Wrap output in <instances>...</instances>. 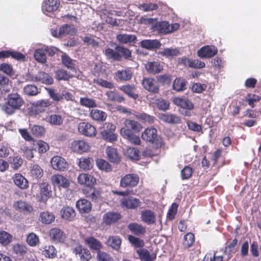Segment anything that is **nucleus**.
Wrapping results in <instances>:
<instances>
[{"mask_svg":"<svg viewBox=\"0 0 261 261\" xmlns=\"http://www.w3.org/2000/svg\"><path fill=\"white\" fill-rule=\"evenodd\" d=\"M141 83L143 88L150 93L155 94L160 91L159 85L152 77H144Z\"/></svg>","mask_w":261,"mask_h":261,"instance_id":"10","label":"nucleus"},{"mask_svg":"<svg viewBox=\"0 0 261 261\" xmlns=\"http://www.w3.org/2000/svg\"><path fill=\"white\" fill-rule=\"evenodd\" d=\"M159 118L163 122L169 124H178L181 122L180 117L173 114L161 113L159 114Z\"/></svg>","mask_w":261,"mask_h":261,"instance_id":"25","label":"nucleus"},{"mask_svg":"<svg viewBox=\"0 0 261 261\" xmlns=\"http://www.w3.org/2000/svg\"><path fill=\"white\" fill-rule=\"evenodd\" d=\"M121 244V240L118 236H110L107 240V244L116 250L120 249Z\"/></svg>","mask_w":261,"mask_h":261,"instance_id":"51","label":"nucleus"},{"mask_svg":"<svg viewBox=\"0 0 261 261\" xmlns=\"http://www.w3.org/2000/svg\"><path fill=\"white\" fill-rule=\"evenodd\" d=\"M123 124L124 126L120 130V134L122 137L133 133H139L143 128L139 122L132 119H125Z\"/></svg>","mask_w":261,"mask_h":261,"instance_id":"3","label":"nucleus"},{"mask_svg":"<svg viewBox=\"0 0 261 261\" xmlns=\"http://www.w3.org/2000/svg\"><path fill=\"white\" fill-rule=\"evenodd\" d=\"M61 217L67 221L73 220L76 216L74 210L70 206H64L60 211Z\"/></svg>","mask_w":261,"mask_h":261,"instance_id":"31","label":"nucleus"},{"mask_svg":"<svg viewBox=\"0 0 261 261\" xmlns=\"http://www.w3.org/2000/svg\"><path fill=\"white\" fill-rule=\"evenodd\" d=\"M43 170L39 165H31L28 174L32 180L38 181L43 176Z\"/></svg>","mask_w":261,"mask_h":261,"instance_id":"20","label":"nucleus"},{"mask_svg":"<svg viewBox=\"0 0 261 261\" xmlns=\"http://www.w3.org/2000/svg\"><path fill=\"white\" fill-rule=\"evenodd\" d=\"M122 218L121 214L117 211H109L102 216V223L110 226L118 223Z\"/></svg>","mask_w":261,"mask_h":261,"instance_id":"9","label":"nucleus"},{"mask_svg":"<svg viewBox=\"0 0 261 261\" xmlns=\"http://www.w3.org/2000/svg\"><path fill=\"white\" fill-rule=\"evenodd\" d=\"M60 5L59 0H44L42 9L43 11L47 12H54L56 11Z\"/></svg>","mask_w":261,"mask_h":261,"instance_id":"24","label":"nucleus"},{"mask_svg":"<svg viewBox=\"0 0 261 261\" xmlns=\"http://www.w3.org/2000/svg\"><path fill=\"white\" fill-rule=\"evenodd\" d=\"M83 193L87 198L90 199L92 202H98L102 200L101 192L93 187L85 188L83 189Z\"/></svg>","mask_w":261,"mask_h":261,"instance_id":"12","label":"nucleus"},{"mask_svg":"<svg viewBox=\"0 0 261 261\" xmlns=\"http://www.w3.org/2000/svg\"><path fill=\"white\" fill-rule=\"evenodd\" d=\"M93 160L90 158H81L79 159V166L83 170H89L92 167Z\"/></svg>","mask_w":261,"mask_h":261,"instance_id":"55","label":"nucleus"},{"mask_svg":"<svg viewBox=\"0 0 261 261\" xmlns=\"http://www.w3.org/2000/svg\"><path fill=\"white\" fill-rule=\"evenodd\" d=\"M51 104V102L48 99H41L35 101L28 109L29 114L33 116L43 113Z\"/></svg>","mask_w":261,"mask_h":261,"instance_id":"4","label":"nucleus"},{"mask_svg":"<svg viewBox=\"0 0 261 261\" xmlns=\"http://www.w3.org/2000/svg\"><path fill=\"white\" fill-rule=\"evenodd\" d=\"M145 68L148 73L152 74H158L163 69L162 65L156 61L148 62L145 65Z\"/></svg>","mask_w":261,"mask_h":261,"instance_id":"28","label":"nucleus"},{"mask_svg":"<svg viewBox=\"0 0 261 261\" xmlns=\"http://www.w3.org/2000/svg\"><path fill=\"white\" fill-rule=\"evenodd\" d=\"M0 70L10 76L15 74V71L12 66L8 63H2L0 65Z\"/></svg>","mask_w":261,"mask_h":261,"instance_id":"62","label":"nucleus"},{"mask_svg":"<svg viewBox=\"0 0 261 261\" xmlns=\"http://www.w3.org/2000/svg\"><path fill=\"white\" fill-rule=\"evenodd\" d=\"M12 236L8 232L5 231H0V243L6 246L11 242Z\"/></svg>","mask_w":261,"mask_h":261,"instance_id":"59","label":"nucleus"},{"mask_svg":"<svg viewBox=\"0 0 261 261\" xmlns=\"http://www.w3.org/2000/svg\"><path fill=\"white\" fill-rule=\"evenodd\" d=\"M115 76L121 81H129L133 77V72L129 68L124 70H118L115 73Z\"/></svg>","mask_w":261,"mask_h":261,"instance_id":"39","label":"nucleus"},{"mask_svg":"<svg viewBox=\"0 0 261 261\" xmlns=\"http://www.w3.org/2000/svg\"><path fill=\"white\" fill-rule=\"evenodd\" d=\"M105 55L109 59L120 61L123 58L125 60H132V51L121 45H116L115 50L111 48L105 49Z\"/></svg>","mask_w":261,"mask_h":261,"instance_id":"2","label":"nucleus"},{"mask_svg":"<svg viewBox=\"0 0 261 261\" xmlns=\"http://www.w3.org/2000/svg\"><path fill=\"white\" fill-rule=\"evenodd\" d=\"M128 240L130 244L136 248H142L144 246V242L143 240L134 236L129 235Z\"/></svg>","mask_w":261,"mask_h":261,"instance_id":"61","label":"nucleus"},{"mask_svg":"<svg viewBox=\"0 0 261 261\" xmlns=\"http://www.w3.org/2000/svg\"><path fill=\"white\" fill-rule=\"evenodd\" d=\"M39 194L37 195L38 201L46 202L52 195L51 186L47 182H42L39 185Z\"/></svg>","mask_w":261,"mask_h":261,"instance_id":"7","label":"nucleus"},{"mask_svg":"<svg viewBox=\"0 0 261 261\" xmlns=\"http://www.w3.org/2000/svg\"><path fill=\"white\" fill-rule=\"evenodd\" d=\"M55 216L53 213L45 211L40 214V220L44 224H50L55 221Z\"/></svg>","mask_w":261,"mask_h":261,"instance_id":"47","label":"nucleus"},{"mask_svg":"<svg viewBox=\"0 0 261 261\" xmlns=\"http://www.w3.org/2000/svg\"><path fill=\"white\" fill-rule=\"evenodd\" d=\"M130 231L137 236L144 235L146 232V229L142 224L136 222L130 223L127 226Z\"/></svg>","mask_w":261,"mask_h":261,"instance_id":"35","label":"nucleus"},{"mask_svg":"<svg viewBox=\"0 0 261 261\" xmlns=\"http://www.w3.org/2000/svg\"><path fill=\"white\" fill-rule=\"evenodd\" d=\"M96 165L100 170L109 172L112 170L111 165L103 159H97L96 160Z\"/></svg>","mask_w":261,"mask_h":261,"instance_id":"63","label":"nucleus"},{"mask_svg":"<svg viewBox=\"0 0 261 261\" xmlns=\"http://www.w3.org/2000/svg\"><path fill=\"white\" fill-rule=\"evenodd\" d=\"M108 126H109L110 130L105 129L100 132L102 138L110 142H114L117 140V135L114 133L116 129V126L112 123H109Z\"/></svg>","mask_w":261,"mask_h":261,"instance_id":"17","label":"nucleus"},{"mask_svg":"<svg viewBox=\"0 0 261 261\" xmlns=\"http://www.w3.org/2000/svg\"><path fill=\"white\" fill-rule=\"evenodd\" d=\"M195 242V236L192 232H188L184 236L182 246L184 249L191 247Z\"/></svg>","mask_w":261,"mask_h":261,"instance_id":"50","label":"nucleus"},{"mask_svg":"<svg viewBox=\"0 0 261 261\" xmlns=\"http://www.w3.org/2000/svg\"><path fill=\"white\" fill-rule=\"evenodd\" d=\"M48 236L50 240L56 243H62L66 239L64 231L57 227L51 228L48 231Z\"/></svg>","mask_w":261,"mask_h":261,"instance_id":"16","label":"nucleus"},{"mask_svg":"<svg viewBox=\"0 0 261 261\" xmlns=\"http://www.w3.org/2000/svg\"><path fill=\"white\" fill-rule=\"evenodd\" d=\"M31 132L33 135L36 137H41L43 136L45 132V128L41 125H34L31 128Z\"/></svg>","mask_w":261,"mask_h":261,"instance_id":"58","label":"nucleus"},{"mask_svg":"<svg viewBox=\"0 0 261 261\" xmlns=\"http://www.w3.org/2000/svg\"><path fill=\"white\" fill-rule=\"evenodd\" d=\"M77 182L85 188H90L96 184V179L90 174L82 173L78 175Z\"/></svg>","mask_w":261,"mask_h":261,"instance_id":"14","label":"nucleus"},{"mask_svg":"<svg viewBox=\"0 0 261 261\" xmlns=\"http://www.w3.org/2000/svg\"><path fill=\"white\" fill-rule=\"evenodd\" d=\"M141 220L147 225H152L156 222L155 213L150 210H145L141 213Z\"/></svg>","mask_w":261,"mask_h":261,"instance_id":"22","label":"nucleus"},{"mask_svg":"<svg viewBox=\"0 0 261 261\" xmlns=\"http://www.w3.org/2000/svg\"><path fill=\"white\" fill-rule=\"evenodd\" d=\"M180 64L185 67L195 69L202 68L205 66L204 62L197 59H191L186 57L181 59Z\"/></svg>","mask_w":261,"mask_h":261,"instance_id":"21","label":"nucleus"},{"mask_svg":"<svg viewBox=\"0 0 261 261\" xmlns=\"http://www.w3.org/2000/svg\"><path fill=\"white\" fill-rule=\"evenodd\" d=\"M90 148V144L84 140H76L71 143L70 149L74 152L82 154L87 152Z\"/></svg>","mask_w":261,"mask_h":261,"instance_id":"8","label":"nucleus"},{"mask_svg":"<svg viewBox=\"0 0 261 261\" xmlns=\"http://www.w3.org/2000/svg\"><path fill=\"white\" fill-rule=\"evenodd\" d=\"M173 102L176 106L186 110H192L194 109L193 103L188 98L175 97L173 99Z\"/></svg>","mask_w":261,"mask_h":261,"instance_id":"26","label":"nucleus"},{"mask_svg":"<svg viewBox=\"0 0 261 261\" xmlns=\"http://www.w3.org/2000/svg\"><path fill=\"white\" fill-rule=\"evenodd\" d=\"M136 118L141 120L144 123L152 124L154 123L155 118L154 116L146 114L145 113H136L134 114Z\"/></svg>","mask_w":261,"mask_h":261,"instance_id":"45","label":"nucleus"},{"mask_svg":"<svg viewBox=\"0 0 261 261\" xmlns=\"http://www.w3.org/2000/svg\"><path fill=\"white\" fill-rule=\"evenodd\" d=\"M73 252L78 254L80 259L83 261H88L91 258L90 251L85 248H83L81 245H77L73 249Z\"/></svg>","mask_w":261,"mask_h":261,"instance_id":"30","label":"nucleus"},{"mask_svg":"<svg viewBox=\"0 0 261 261\" xmlns=\"http://www.w3.org/2000/svg\"><path fill=\"white\" fill-rule=\"evenodd\" d=\"M155 104L160 110L166 111L169 109L170 102L162 98L155 99Z\"/></svg>","mask_w":261,"mask_h":261,"instance_id":"60","label":"nucleus"},{"mask_svg":"<svg viewBox=\"0 0 261 261\" xmlns=\"http://www.w3.org/2000/svg\"><path fill=\"white\" fill-rule=\"evenodd\" d=\"M26 241L30 246L34 247L39 244V238L36 234L31 232L27 236Z\"/></svg>","mask_w":261,"mask_h":261,"instance_id":"57","label":"nucleus"},{"mask_svg":"<svg viewBox=\"0 0 261 261\" xmlns=\"http://www.w3.org/2000/svg\"><path fill=\"white\" fill-rule=\"evenodd\" d=\"M64 118L59 114H51L47 118V122L51 125L60 126L63 123Z\"/></svg>","mask_w":261,"mask_h":261,"instance_id":"49","label":"nucleus"},{"mask_svg":"<svg viewBox=\"0 0 261 261\" xmlns=\"http://www.w3.org/2000/svg\"><path fill=\"white\" fill-rule=\"evenodd\" d=\"M36 75V82H40L46 85H51L54 82L53 79L44 71H39Z\"/></svg>","mask_w":261,"mask_h":261,"instance_id":"38","label":"nucleus"},{"mask_svg":"<svg viewBox=\"0 0 261 261\" xmlns=\"http://www.w3.org/2000/svg\"><path fill=\"white\" fill-rule=\"evenodd\" d=\"M90 116L93 120L98 122L103 121L107 117L106 112L98 109H92L90 112Z\"/></svg>","mask_w":261,"mask_h":261,"instance_id":"43","label":"nucleus"},{"mask_svg":"<svg viewBox=\"0 0 261 261\" xmlns=\"http://www.w3.org/2000/svg\"><path fill=\"white\" fill-rule=\"evenodd\" d=\"M123 206L129 209H135L140 206L141 202L139 199L133 197H129L122 200Z\"/></svg>","mask_w":261,"mask_h":261,"instance_id":"33","label":"nucleus"},{"mask_svg":"<svg viewBox=\"0 0 261 261\" xmlns=\"http://www.w3.org/2000/svg\"><path fill=\"white\" fill-rule=\"evenodd\" d=\"M141 137L143 140L147 142L153 143L155 141H159L160 146L162 144V139L158 140L157 130L154 127L146 128L142 133Z\"/></svg>","mask_w":261,"mask_h":261,"instance_id":"11","label":"nucleus"},{"mask_svg":"<svg viewBox=\"0 0 261 261\" xmlns=\"http://www.w3.org/2000/svg\"><path fill=\"white\" fill-rule=\"evenodd\" d=\"M41 250H42V254L48 258H54L57 255L56 248L51 245H45Z\"/></svg>","mask_w":261,"mask_h":261,"instance_id":"48","label":"nucleus"},{"mask_svg":"<svg viewBox=\"0 0 261 261\" xmlns=\"http://www.w3.org/2000/svg\"><path fill=\"white\" fill-rule=\"evenodd\" d=\"M13 207L16 211L23 214L31 213L33 211V207L31 204L22 200L15 202Z\"/></svg>","mask_w":261,"mask_h":261,"instance_id":"23","label":"nucleus"},{"mask_svg":"<svg viewBox=\"0 0 261 261\" xmlns=\"http://www.w3.org/2000/svg\"><path fill=\"white\" fill-rule=\"evenodd\" d=\"M35 59L39 62L44 63L46 62V55L43 49H36L34 53Z\"/></svg>","mask_w":261,"mask_h":261,"instance_id":"64","label":"nucleus"},{"mask_svg":"<svg viewBox=\"0 0 261 261\" xmlns=\"http://www.w3.org/2000/svg\"><path fill=\"white\" fill-rule=\"evenodd\" d=\"M77 129L80 134L88 137H95L97 134L96 127L88 122H81L79 123Z\"/></svg>","mask_w":261,"mask_h":261,"instance_id":"6","label":"nucleus"},{"mask_svg":"<svg viewBox=\"0 0 261 261\" xmlns=\"http://www.w3.org/2000/svg\"><path fill=\"white\" fill-rule=\"evenodd\" d=\"M14 184L21 189H26L29 187L28 180L21 174L16 173L13 177Z\"/></svg>","mask_w":261,"mask_h":261,"instance_id":"34","label":"nucleus"},{"mask_svg":"<svg viewBox=\"0 0 261 261\" xmlns=\"http://www.w3.org/2000/svg\"><path fill=\"white\" fill-rule=\"evenodd\" d=\"M140 44L142 47L147 49H158L161 46V43L158 40H143Z\"/></svg>","mask_w":261,"mask_h":261,"instance_id":"36","label":"nucleus"},{"mask_svg":"<svg viewBox=\"0 0 261 261\" xmlns=\"http://www.w3.org/2000/svg\"><path fill=\"white\" fill-rule=\"evenodd\" d=\"M50 162L53 169L60 171H65L68 166L66 160L60 156L53 157Z\"/></svg>","mask_w":261,"mask_h":261,"instance_id":"19","label":"nucleus"},{"mask_svg":"<svg viewBox=\"0 0 261 261\" xmlns=\"http://www.w3.org/2000/svg\"><path fill=\"white\" fill-rule=\"evenodd\" d=\"M136 252L141 261H154L156 258L155 255H151L149 251L144 248L138 249Z\"/></svg>","mask_w":261,"mask_h":261,"instance_id":"42","label":"nucleus"},{"mask_svg":"<svg viewBox=\"0 0 261 261\" xmlns=\"http://www.w3.org/2000/svg\"><path fill=\"white\" fill-rule=\"evenodd\" d=\"M140 177L138 174L129 173L123 176L120 181V186L122 188H133L139 183Z\"/></svg>","mask_w":261,"mask_h":261,"instance_id":"5","label":"nucleus"},{"mask_svg":"<svg viewBox=\"0 0 261 261\" xmlns=\"http://www.w3.org/2000/svg\"><path fill=\"white\" fill-rule=\"evenodd\" d=\"M80 103L81 106L88 108H94L97 107L95 100L87 97H81Z\"/></svg>","mask_w":261,"mask_h":261,"instance_id":"53","label":"nucleus"},{"mask_svg":"<svg viewBox=\"0 0 261 261\" xmlns=\"http://www.w3.org/2000/svg\"><path fill=\"white\" fill-rule=\"evenodd\" d=\"M23 92L24 94L30 96H35L39 93L38 87L34 85L31 84L24 86Z\"/></svg>","mask_w":261,"mask_h":261,"instance_id":"56","label":"nucleus"},{"mask_svg":"<svg viewBox=\"0 0 261 261\" xmlns=\"http://www.w3.org/2000/svg\"><path fill=\"white\" fill-rule=\"evenodd\" d=\"M106 95L109 101L120 103L125 101V98L115 91L109 90L106 92Z\"/></svg>","mask_w":261,"mask_h":261,"instance_id":"41","label":"nucleus"},{"mask_svg":"<svg viewBox=\"0 0 261 261\" xmlns=\"http://www.w3.org/2000/svg\"><path fill=\"white\" fill-rule=\"evenodd\" d=\"M51 181L54 187L59 189H68L70 186L69 180L61 174H55L51 177Z\"/></svg>","mask_w":261,"mask_h":261,"instance_id":"13","label":"nucleus"},{"mask_svg":"<svg viewBox=\"0 0 261 261\" xmlns=\"http://www.w3.org/2000/svg\"><path fill=\"white\" fill-rule=\"evenodd\" d=\"M85 242L86 245L92 250L100 251V249L102 248V245L100 241L92 237L86 238Z\"/></svg>","mask_w":261,"mask_h":261,"instance_id":"40","label":"nucleus"},{"mask_svg":"<svg viewBox=\"0 0 261 261\" xmlns=\"http://www.w3.org/2000/svg\"><path fill=\"white\" fill-rule=\"evenodd\" d=\"M187 81L183 78L177 77L173 81V88L177 92L183 91L187 89Z\"/></svg>","mask_w":261,"mask_h":261,"instance_id":"44","label":"nucleus"},{"mask_svg":"<svg viewBox=\"0 0 261 261\" xmlns=\"http://www.w3.org/2000/svg\"><path fill=\"white\" fill-rule=\"evenodd\" d=\"M119 89L134 100L138 99L139 97V95L136 92V86L134 84L123 85L119 88Z\"/></svg>","mask_w":261,"mask_h":261,"instance_id":"27","label":"nucleus"},{"mask_svg":"<svg viewBox=\"0 0 261 261\" xmlns=\"http://www.w3.org/2000/svg\"><path fill=\"white\" fill-rule=\"evenodd\" d=\"M106 153L110 162L114 163H118L120 162V156L114 147L108 146L106 149Z\"/></svg>","mask_w":261,"mask_h":261,"instance_id":"37","label":"nucleus"},{"mask_svg":"<svg viewBox=\"0 0 261 261\" xmlns=\"http://www.w3.org/2000/svg\"><path fill=\"white\" fill-rule=\"evenodd\" d=\"M125 154L132 160L138 161L140 159V151L135 148H127L125 151Z\"/></svg>","mask_w":261,"mask_h":261,"instance_id":"52","label":"nucleus"},{"mask_svg":"<svg viewBox=\"0 0 261 261\" xmlns=\"http://www.w3.org/2000/svg\"><path fill=\"white\" fill-rule=\"evenodd\" d=\"M76 207L80 213L86 214L91 211L92 204L91 202L87 199H81L77 201Z\"/></svg>","mask_w":261,"mask_h":261,"instance_id":"29","label":"nucleus"},{"mask_svg":"<svg viewBox=\"0 0 261 261\" xmlns=\"http://www.w3.org/2000/svg\"><path fill=\"white\" fill-rule=\"evenodd\" d=\"M24 102L23 98L18 93H10L2 109L7 114L11 115L20 110Z\"/></svg>","mask_w":261,"mask_h":261,"instance_id":"1","label":"nucleus"},{"mask_svg":"<svg viewBox=\"0 0 261 261\" xmlns=\"http://www.w3.org/2000/svg\"><path fill=\"white\" fill-rule=\"evenodd\" d=\"M152 29H156L160 33L163 34L170 33L171 30H170V24L165 21L155 23Z\"/></svg>","mask_w":261,"mask_h":261,"instance_id":"46","label":"nucleus"},{"mask_svg":"<svg viewBox=\"0 0 261 261\" xmlns=\"http://www.w3.org/2000/svg\"><path fill=\"white\" fill-rule=\"evenodd\" d=\"M116 39L121 44H131L136 42L137 37L133 34H119L116 36Z\"/></svg>","mask_w":261,"mask_h":261,"instance_id":"32","label":"nucleus"},{"mask_svg":"<svg viewBox=\"0 0 261 261\" xmlns=\"http://www.w3.org/2000/svg\"><path fill=\"white\" fill-rule=\"evenodd\" d=\"M9 57L18 61L24 62L26 60L25 56L20 52L11 49L0 51V59Z\"/></svg>","mask_w":261,"mask_h":261,"instance_id":"15","label":"nucleus"},{"mask_svg":"<svg viewBox=\"0 0 261 261\" xmlns=\"http://www.w3.org/2000/svg\"><path fill=\"white\" fill-rule=\"evenodd\" d=\"M75 32V30L73 25H69L67 24H64L59 28V34H61V37L73 34Z\"/></svg>","mask_w":261,"mask_h":261,"instance_id":"54","label":"nucleus"},{"mask_svg":"<svg viewBox=\"0 0 261 261\" xmlns=\"http://www.w3.org/2000/svg\"><path fill=\"white\" fill-rule=\"evenodd\" d=\"M218 52L215 46L207 45L202 47L198 51V56L201 58H211L215 56Z\"/></svg>","mask_w":261,"mask_h":261,"instance_id":"18","label":"nucleus"}]
</instances>
